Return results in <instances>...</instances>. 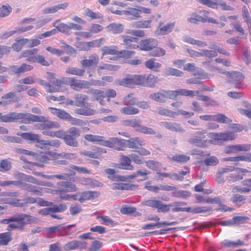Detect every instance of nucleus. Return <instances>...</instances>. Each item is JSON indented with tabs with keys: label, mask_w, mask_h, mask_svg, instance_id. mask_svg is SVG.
Listing matches in <instances>:
<instances>
[{
	"label": "nucleus",
	"mask_w": 251,
	"mask_h": 251,
	"mask_svg": "<svg viewBox=\"0 0 251 251\" xmlns=\"http://www.w3.org/2000/svg\"><path fill=\"white\" fill-rule=\"evenodd\" d=\"M150 98L152 100L160 103H165L166 99L172 100L170 90H162L160 92L152 93Z\"/></svg>",
	"instance_id": "obj_16"
},
{
	"label": "nucleus",
	"mask_w": 251,
	"mask_h": 251,
	"mask_svg": "<svg viewBox=\"0 0 251 251\" xmlns=\"http://www.w3.org/2000/svg\"><path fill=\"white\" fill-rule=\"evenodd\" d=\"M11 168V164L7 159L0 160V172H4L9 171Z\"/></svg>",
	"instance_id": "obj_62"
},
{
	"label": "nucleus",
	"mask_w": 251,
	"mask_h": 251,
	"mask_svg": "<svg viewBox=\"0 0 251 251\" xmlns=\"http://www.w3.org/2000/svg\"><path fill=\"white\" fill-rule=\"evenodd\" d=\"M49 109L52 114L56 115L61 119L67 120L70 117V115L63 110L53 107H49Z\"/></svg>",
	"instance_id": "obj_40"
},
{
	"label": "nucleus",
	"mask_w": 251,
	"mask_h": 251,
	"mask_svg": "<svg viewBox=\"0 0 251 251\" xmlns=\"http://www.w3.org/2000/svg\"><path fill=\"white\" fill-rule=\"evenodd\" d=\"M157 112L161 116H167L170 118H175L176 116V111L163 107H158L157 108Z\"/></svg>",
	"instance_id": "obj_43"
},
{
	"label": "nucleus",
	"mask_w": 251,
	"mask_h": 251,
	"mask_svg": "<svg viewBox=\"0 0 251 251\" xmlns=\"http://www.w3.org/2000/svg\"><path fill=\"white\" fill-rule=\"evenodd\" d=\"M84 69H80L77 67H68L66 70V73L79 76H83L84 74Z\"/></svg>",
	"instance_id": "obj_50"
},
{
	"label": "nucleus",
	"mask_w": 251,
	"mask_h": 251,
	"mask_svg": "<svg viewBox=\"0 0 251 251\" xmlns=\"http://www.w3.org/2000/svg\"><path fill=\"white\" fill-rule=\"evenodd\" d=\"M199 118L203 121H212L220 124H229L232 122L231 119L221 113L215 115H203L200 116Z\"/></svg>",
	"instance_id": "obj_12"
},
{
	"label": "nucleus",
	"mask_w": 251,
	"mask_h": 251,
	"mask_svg": "<svg viewBox=\"0 0 251 251\" xmlns=\"http://www.w3.org/2000/svg\"><path fill=\"white\" fill-rule=\"evenodd\" d=\"M37 52L38 49L36 48L26 50L21 53L20 58H25L27 61L34 63Z\"/></svg>",
	"instance_id": "obj_27"
},
{
	"label": "nucleus",
	"mask_w": 251,
	"mask_h": 251,
	"mask_svg": "<svg viewBox=\"0 0 251 251\" xmlns=\"http://www.w3.org/2000/svg\"><path fill=\"white\" fill-rule=\"evenodd\" d=\"M99 62V58L97 54H91L88 59H82L80 64L83 67L90 68L97 66Z\"/></svg>",
	"instance_id": "obj_26"
},
{
	"label": "nucleus",
	"mask_w": 251,
	"mask_h": 251,
	"mask_svg": "<svg viewBox=\"0 0 251 251\" xmlns=\"http://www.w3.org/2000/svg\"><path fill=\"white\" fill-rule=\"evenodd\" d=\"M123 39V44L127 48L130 49H136L138 48V39L133 36L123 35L121 36Z\"/></svg>",
	"instance_id": "obj_22"
},
{
	"label": "nucleus",
	"mask_w": 251,
	"mask_h": 251,
	"mask_svg": "<svg viewBox=\"0 0 251 251\" xmlns=\"http://www.w3.org/2000/svg\"><path fill=\"white\" fill-rule=\"evenodd\" d=\"M145 66L148 69L153 71L158 72L159 69L161 67V63L155 62V59L154 58H150L147 60L145 63Z\"/></svg>",
	"instance_id": "obj_35"
},
{
	"label": "nucleus",
	"mask_w": 251,
	"mask_h": 251,
	"mask_svg": "<svg viewBox=\"0 0 251 251\" xmlns=\"http://www.w3.org/2000/svg\"><path fill=\"white\" fill-rule=\"evenodd\" d=\"M101 58L106 55H115L118 57V47L116 46H104L101 49Z\"/></svg>",
	"instance_id": "obj_32"
},
{
	"label": "nucleus",
	"mask_w": 251,
	"mask_h": 251,
	"mask_svg": "<svg viewBox=\"0 0 251 251\" xmlns=\"http://www.w3.org/2000/svg\"><path fill=\"white\" fill-rule=\"evenodd\" d=\"M31 218V217L30 216L25 214H18L14 217L4 219V221L6 224H8L10 222H15V223L10 224L8 225L9 229H22L25 224L30 222Z\"/></svg>",
	"instance_id": "obj_6"
},
{
	"label": "nucleus",
	"mask_w": 251,
	"mask_h": 251,
	"mask_svg": "<svg viewBox=\"0 0 251 251\" xmlns=\"http://www.w3.org/2000/svg\"><path fill=\"white\" fill-rule=\"evenodd\" d=\"M123 101L125 105H134L136 104L137 100L132 93H130L124 97Z\"/></svg>",
	"instance_id": "obj_53"
},
{
	"label": "nucleus",
	"mask_w": 251,
	"mask_h": 251,
	"mask_svg": "<svg viewBox=\"0 0 251 251\" xmlns=\"http://www.w3.org/2000/svg\"><path fill=\"white\" fill-rule=\"evenodd\" d=\"M124 15L131 19H137L141 17L138 8L128 7L127 10H125Z\"/></svg>",
	"instance_id": "obj_39"
},
{
	"label": "nucleus",
	"mask_w": 251,
	"mask_h": 251,
	"mask_svg": "<svg viewBox=\"0 0 251 251\" xmlns=\"http://www.w3.org/2000/svg\"><path fill=\"white\" fill-rule=\"evenodd\" d=\"M141 77L143 78L142 83L140 85L141 86L153 87L157 82V77L151 74L147 76L141 75Z\"/></svg>",
	"instance_id": "obj_28"
},
{
	"label": "nucleus",
	"mask_w": 251,
	"mask_h": 251,
	"mask_svg": "<svg viewBox=\"0 0 251 251\" xmlns=\"http://www.w3.org/2000/svg\"><path fill=\"white\" fill-rule=\"evenodd\" d=\"M12 68V72L15 74L20 75L21 74L32 70L33 69V67L32 65L26 63H23L19 67L17 66H13Z\"/></svg>",
	"instance_id": "obj_31"
},
{
	"label": "nucleus",
	"mask_w": 251,
	"mask_h": 251,
	"mask_svg": "<svg viewBox=\"0 0 251 251\" xmlns=\"http://www.w3.org/2000/svg\"><path fill=\"white\" fill-rule=\"evenodd\" d=\"M78 201L82 203L86 201L92 200L99 197L100 193L97 191H86L78 193Z\"/></svg>",
	"instance_id": "obj_23"
},
{
	"label": "nucleus",
	"mask_w": 251,
	"mask_h": 251,
	"mask_svg": "<svg viewBox=\"0 0 251 251\" xmlns=\"http://www.w3.org/2000/svg\"><path fill=\"white\" fill-rule=\"evenodd\" d=\"M21 115L22 113L10 112L4 115L0 113V119L5 123L14 122L20 120Z\"/></svg>",
	"instance_id": "obj_24"
},
{
	"label": "nucleus",
	"mask_w": 251,
	"mask_h": 251,
	"mask_svg": "<svg viewBox=\"0 0 251 251\" xmlns=\"http://www.w3.org/2000/svg\"><path fill=\"white\" fill-rule=\"evenodd\" d=\"M47 79L49 82L43 79H39V84L43 86L47 92L54 93L60 91L61 87L63 84V81L56 78L54 74L52 73L47 72Z\"/></svg>",
	"instance_id": "obj_3"
},
{
	"label": "nucleus",
	"mask_w": 251,
	"mask_h": 251,
	"mask_svg": "<svg viewBox=\"0 0 251 251\" xmlns=\"http://www.w3.org/2000/svg\"><path fill=\"white\" fill-rule=\"evenodd\" d=\"M143 78L140 75H127L125 77L119 79L117 81L118 85L125 87L133 88L135 85L142 84Z\"/></svg>",
	"instance_id": "obj_7"
},
{
	"label": "nucleus",
	"mask_w": 251,
	"mask_h": 251,
	"mask_svg": "<svg viewBox=\"0 0 251 251\" xmlns=\"http://www.w3.org/2000/svg\"><path fill=\"white\" fill-rule=\"evenodd\" d=\"M143 205L156 209L158 212H168L170 210L171 204L164 203L160 200L149 199L142 202Z\"/></svg>",
	"instance_id": "obj_10"
},
{
	"label": "nucleus",
	"mask_w": 251,
	"mask_h": 251,
	"mask_svg": "<svg viewBox=\"0 0 251 251\" xmlns=\"http://www.w3.org/2000/svg\"><path fill=\"white\" fill-rule=\"evenodd\" d=\"M206 134L207 131L205 129L198 131L196 135L190 138L189 142L199 147H206L208 146L209 142L208 140L205 139Z\"/></svg>",
	"instance_id": "obj_11"
},
{
	"label": "nucleus",
	"mask_w": 251,
	"mask_h": 251,
	"mask_svg": "<svg viewBox=\"0 0 251 251\" xmlns=\"http://www.w3.org/2000/svg\"><path fill=\"white\" fill-rule=\"evenodd\" d=\"M172 100H176L178 96H187L194 97L196 94H199L198 90L192 91L185 89H179L176 90H171Z\"/></svg>",
	"instance_id": "obj_21"
},
{
	"label": "nucleus",
	"mask_w": 251,
	"mask_h": 251,
	"mask_svg": "<svg viewBox=\"0 0 251 251\" xmlns=\"http://www.w3.org/2000/svg\"><path fill=\"white\" fill-rule=\"evenodd\" d=\"M221 143L222 141L233 140L235 139L236 135L234 132L228 131L220 132Z\"/></svg>",
	"instance_id": "obj_55"
},
{
	"label": "nucleus",
	"mask_w": 251,
	"mask_h": 251,
	"mask_svg": "<svg viewBox=\"0 0 251 251\" xmlns=\"http://www.w3.org/2000/svg\"><path fill=\"white\" fill-rule=\"evenodd\" d=\"M212 208L210 207L200 206L194 208L191 207H176L172 209L173 212L186 211L187 212L193 214H198L205 213L211 211Z\"/></svg>",
	"instance_id": "obj_19"
},
{
	"label": "nucleus",
	"mask_w": 251,
	"mask_h": 251,
	"mask_svg": "<svg viewBox=\"0 0 251 251\" xmlns=\"http://www.w3.org/2000/svg\"><path fill=\"white\" fill-rule=\"evenodd\" d=\"M28 38H17L15 39V42L12 45V48L16 51L19 52L24 48H27Z\"/></svg>",
	"instance_id": "obj_29"
},
{
	"label": "nucleus",
	"mask_w": 251,
	"mask_h": 251,
	"mask_svg": "<svg viewBox=\"0 0 251 251\" xmlns=\"http://www.w3.org/2000/svg\"><path fill=\"white\" fill-rule=\"evenodd\" d=\"M21 136L24 139L39 143V147L41 149H45L49 146L57 147L60 145V142L58 140H44L39 138L38 134L32 132L23 133Z\"/></svg>",
	"instance_id": "obj_5"
},
{
	"label": "nucleus",
	"mask_w": 251,
	"mask_h": 251,
	"mask_svg": "<svg viewBox=\"0 0 251 251\" xmlns=\"http://www.w3.org/2000/svg\"><path fill=\"white\" fill-rule=\"evenodd\" d=\"M80 136V130L75 127H72L68 129L66 134L64 133L63 139L64 142L68 146L76 147L78 142L76 138Z\"/></svg>",
	"instance_id": "obj_9"
},
{
	"label": "nucleus",
	"mask_w": 251,
	"mask_h": 251,
	"mask_svg": "<svg viewBox=\"0 0 251 251\" xmlns=\"http://www.w3.org/2000/svg\"><path fill=\"white\" fill-rule=\"evenodd\" d=\"M174 190L175 191L173 192V195L176 198L187 199L190 195V193L188 191L184 190H176V189Z\"/></svg>",
	"instance_id": "obj_63"
},
{
	"label": "nucleus",
	"mask_w": 251,
	"mask_h": 251,
	"mask_svg": "<svg viewBox=\"0 0 251 251\" xmlns=\"http://www.w3.org/2000/svg\"><path fill=\"white\" fill-rule=\"evenodd\" d=\"M55 159H56V153L49 151L41 155L39 160L41 162L46 163L48 162L49 160Z\"/></svg>",
	"instance_id": "obj_54"
},
{
	"label": "nucleus",
	"mask_w": 251,
	"mask_h": 251,
	"mask_svg": "<svg viewBox=\"0 0 251 251\" xmlns=\"http://www.w3.org/2000/svg\"><path fill=\"white\" fill-rule=\"evenodd\" d=\"M11 240L9 233L5 232L0 234V246L7 245Z\"/></svg>",
	"instance_id": "obj_61"
},
{
	"label": "nucleus",
	"mask_w": 251,
	"mask_h": 251,
	"mask_svg": "<svg viewBox=\"0 0 251 251\" xmlns=\"http://www.w3.org/2000/svg\"><path fill=\"white\" fill-rule=\"evenodd\" d=\"M125 140L119 139L117 138H111L108 140H105L102 146L107 147L117 151H124L126 147Z\"/></svg>",
	"instance_id": "obj_13"
},
{
	"label": "nucleus",
	"mask_w": 251,
	"mask_h": 251,
	"mask_svg": "<svg viewBox=\"0 0 251 251\" xmlns=\"http://www.w3.org/2000/svg\"><path fill=\"white\" fill-rule=\"evenodd\" d=\"M213 70L214 71H217L218 73L221 74H226L228 77H231L232 79V81L233 82V84H234L235 87L237 88H241L243 87V82L244 80L245 77L242 73L237 71L226 72L225 70L218 67H214Z\"/></svg>",
	"instance_id": "obj_8"
},
{
	"label": "nucleus",
	"mask_w": 251,
	"mask_h": 251,
	"mask_svg": "<svg viewBox=\"0 0 251 251\" xmlns=\"http://www.w3.org/2000/svg\"><path fill=\"white\" fill-rule=\"evenodd\" d=\"M234 171H235V173L230 174V175L228 176L227 179L229 183L238 181L243 179L244 176L250 172L246 169L239 167H235V170Z\"/></svg>",
	"instance_id": "obj_20"
},
{
	"label": "nucleus",
	"mask_w": 251,
	"mask_h": 251,
	"mask_svg": "<svg viewBox=\"0 0 251 251\" xmlns=\"http://www.w3.org/2000/svg\"><path fill=\"white\" fill-rule=\"evenodd\" d=\"M155 49L149 53V56L153 57H160L164 56L166 53L164 49L160 47H155Z\"/></svg>",
	"instance_id": "obj_57"
},
{
	"label": "nucleus",
	"mask_w": 251,
	"mask_h": 251,
	"mask_svg": "<svg viewBox=\"0 0 251 251\" xmlns=\"http://www.w3.org/2000/svg\"><path fill=\"white\" fill-rule=\"evenodd\" d=\"M132 105H126L121 108V112L126 115H135L139 112L138 108L132 106Z\"/></svg>",
	"instance_id": "obj_51"
},
{
	"label": "nucleus",
	"mask_w": 251,
	"mask_h": 251,
	"mask_svg": "<svg viewBox=\"0 0 251 251\" xmlns=\"http://www.w3.org/2000/svg\"><path fill=\"white\" fill-rule=\"evenodd\" d=\"M67 247L70 250L75 249H84L86 248V243L74 240L69 242L67 244Z\"/></svg>",
	"instance_id": "obj_44"
},
{
	"label": "nucleus",
	"mask_w": 251,
	"mask_h": 251,
	"mask_svg": "<svg viewBox=\"0 0 251 251\" xmlns=\"http://www.w3.org/2000/svg\"><path fill=\"white\" fill-rule=\"evenodd\" d=\"M106 151L103 148L94 147L90 151H85L80 152V155L87 158L100 159L102 154L105 153Z\"/></svg>",
	"instance_id": "obj_15"
},
{
	"label": "nucleus",
	"mask_w": 251,
	"mask_h": 251,
	"mask_svg": "<svg viewBox=\"0 0 251 251\" xmlns=\"http://www.w3.org/2000/svg\"><path fill=\"white\" fill-rule=\"evenodd\" d=\"M75 174V172H72L70 174L65 173L62 175H54L52 176L42 175V176L46 178H52L55 177L59 179L68 180L70 178V176H74Z\"/></svg>",
	"instance_id": "obj_56"
},
{
	"label": "nucleus",
	"mask_w": 251,
	"mask_h": 251,
	"mask_svg": "<svg viewBox=\"0 0 251 251\" xmlns=\"http://www.w3.org/2000/svg\"><path fill=\"white\" fill-rule=\"evenodd\" d=\"M150 174V172L145 169L142 170H138L135 173L132 175L127 176V178L133 179L138 176H141L142 178L140 179L141 181L146 180L148 178V175Z\"/></svg>",
	"instance_id": "obj_38"
},
{
	"label": "nucleus",
	"mask_w": 251,
	"mask_h": 251,
	"mask_svg": "<svg viewBox=\"0 0 251 251\" xmlns=\"http://www.w3.org/2000/svg\"><path fill=\"white\" fill-rule=\"evenodd\" d=\"M190 159V156L183 154H176L173 156L172 160L178 163H185Z\"/></svg>",
	"instance_id": "obj_59"
},
{
	"label": "nucleus",
	"mask_w": 251,
	"mask_h": 251,
	"mask_svg": "<svg viewBox=\"0 0 251 251\" xmlns=\"http://www.w3.org/2000/svg\"><path fill=\"white\" fill-rule=\"evenodd\" d=\"M209 12L207 10L202 9L199 11L198 13H193L191 17L187 19V21L192 24H198L199 23H205L206 15H209Z\"/></svg>",
	"instance_id": "obj_17"
},
{
	"label": "nucleus",
	"mask_w": 251,
	"mask_h": 251,
	"mask_svg": "<svg viewBox=\"0 0 251 251\" xmlns=\"http://www.w3.org/2000/svg\"><path fill=\"white\" fill-rule=\"evenodd\" d=\"M226 161L239 162L247 161L251 162V154L247 153L244 155H239L235 157H228L224 158Z\"/></svg>",
	"instance_id": "obj_37"
},
{
	"label": "nucleus",
	"mask_w": 251,
	"mask_h": 251,
	"mask_svg": "<svg viewBox=\"0 0 251 251\" xmlns=\"http://www.w3.org/2000/svg\"><path fill=\"white\" fill-rule=\"evenodd\" d=\"M207 135L211 139V140H208L209 141L208 144L218 145L221 144L220 132H211L208 133Z\"/></svg>",
	"instance_id": "obj_52"
},
{
	"label": "nucleus",
	"mask_w": 251,
	"mask_h": 251,
	"mask_svg": "<svg viewBox=\"0 0 251 251\" xmlns=\"http://www.w3.org/2000/svg\"><path fill=\"white\" fill-rule=\"evenodd\" d=\"M120 163L119 168L126 170H132L134 166L131 164V159L128 155H121L120 156Z\"/></svg>",
	"instance_id": "obj_25"
},
{
	"label": "nucleus",
	"mask_w": 251,
	"mask_h": 251,
	"mask_svg": "<svg viewBox=\"0 0 251 251\" xmlns=\"http://www.w3.org/2000/svg\"><path fill=\"white\" fill-rule=\"evenodd\" d=\"M84 15L85 17L90 18L92 20L101 19L102 18V15L101 13L93 12L89 8H86L85 10Z\"/></svg>",
	"instance_id": "obj_49"
},
{
	"label": "nucleus",
	"mask_w": 251,
	"mask_h": 251,
	"mask_svg": "<svg viewBox=\"0 0 251 251\" xmlns=\"http://www.w3.org/2000/svg\"><path fill=\"white\" fill-rule=\"evenodd\" d=\"M243 244V242L239 240L237 242L229 241L226 239L221 242L220 245L222 248H236Z\"/></svg>",
	"instance_id": "obj_41"
},
{
	"label": "nucleus",
	"mask_w": 251,
	"mask_h": 251,
	"mask_svg": "<svg viewBox=\"0 0 251 251\" xmlns=\"http://www.w3.org/2000/svg\"><path fill=\"white\" fill-rule=\"evenodd\" d=\"M58 189L52 190V193L60 195L61 197L66 200L72 199L74 201L78 200V193L75 194L67 195L64 197L62 195L67 192H75L77 190L76 185L68 181H60L57 183Z\"/></svg>",
	"instance_id": "obj_2"
},
{
	"label": "nucleus",
	"mask_w": 251,
	"mask_h": 251,
	"mask_svg": "<svg viewBox=\"0 0 251 251\" xmlns=\"http://www.w3.org/2000/svg\"><path fill=\"white\" fill-rule=\"evenodd\" d=\"M175 26V22L167 23L166 25L161 26V23L159 24V27L157 30L160 35H166L171 33Z\"/></svg>",
	"instance_id": "obj_34"
},
{
	"label": "nucleus",
	"mask_w": 251,
	"mask_h": 251,
	"mask_svg": "<svg viewBox=\"0 0 251 251\" xmlns=\"http://www.w3.org/2000/svg\"><path fill=\"white\" fill-rule=\"evenodd\" d=\"M20 121L25 124H30L34 122L41 123L39 128L42 130V134L44 135L51 137L61 138L64 135L62 130L57 131L51 130L60 127V124L55 121L48 120V118L43 116H38L30 113H22Z\"/></svg>",
	"instance_id": "obj_1"
},
{
	"label": "nucleus",
	"mask_w": 251,
	"mask_h": 251,
	"mask_svg": "<svg viewBox=\"0 0 251 251\" xmlns=\"http://www.w3.org/2000/svg\"><path fill=\"white\" fill-rule=\"evenodd\" d=\"M162 124L164 126L169 130L175 131H183V129L182 128L180 125L179 124L174 122H163L162 123Z\"/></svg>",
	"instance_id": "obj_48"
},
{
	"label": "nucleus",
	"mask_w": 251,
	"mask_h": 251,
	"mask_svg": "<svg viewBox=\"0 0 251 251\" xmlns=\"http://www.w3.org/2000/svg\"><path fill=\"white\" fill-rule=\"evenodd\" d=\"M71 19L76 23H70L69 24L60 23L56 26L55 29H57L59 31L63 33L69 34L71 29L75 30H82L83 28L82 25H84L86 23L84 20L76 15L74 16Z\"/></svg>",
	"instance_id": "obj_4"
},
{
	"label": "nucleus",
	"mask_w": 251,
	"mask_h": 251,
	"mask_svg": "<svg viewBox=\"0 0 251 251\" xmlns=\"http://www.w3.org/2000/svg\"><path fill=\"white\" fill-rule=\"evenodd\" d=\"M135 54V52L132 50H119L118 58H123L125 59H127L131 57L132 56L134 55Z\"/></svg>",
	"instance_id": "obj_58"
},
{
	"label": "nucleus",
	"mask_w": 251,
	"mask_h": 251,
	"mask_svg": "<svg viewBox=\"0 0 251 251\" xmlns=\"http://www.w3.org/2000/svg\"><path fill=\"white\" fill-rule=\"evenodd\" d=\"M105 39L104 38H100L91 41L87 42L88 51L91 48H100L105 42Z\"/></svg>",
	"instance_id": "obj_42"
},
{
	"label": "nucleus",
	"mask_w": 251,
	"mask_h": 251,
	"mask_svg": "<svg viewBox=\"0 0 251 251\" xmlns=\"http://www.w3.org/2000/svg\"><path fill=\"white\" fill-rule=\"evenodd\" d=\"M158 45V41L156 39L149 38L141 40L138 45V48L141 50L150 51L152 50Z\"/></svg>",
	"instance_id": "obj_18"
},
{
	"label": "nucleus",
	"mask_w": 251,
	"mask_h": 251,
	"mask_svg": "<svg viewBox=\"0 0 251 251\" xmlns=\"http://www.w3.org/2000/svg\"><path fill=\"white\" fill-rule=\"evenodd\" d=\"M95 110L87 107H85L84 108H79L77 109L75 111V112L77 114L79 115H84V116H90L94 114Z\"/></svg>",
	"instance_id": "obj_64"
},
{
	"label": "nucleus",
	"mask_w": 251,
	"mask_h": 251,
	"mask_svg": "<svg viewBox=\"0 0 251 251\" xmlns=\"http://www.w3.org/2000/svg\"><path fill=\"white\" fill-rule=\"evenodd\" d=\"M126 145L129 148L137 149L139 146H144L145 143L140 138L135 137L127 140Z\"/></svg>",
	"instance_id": "obj_36"
},
{
	"label": "nucleus",
	"mask_w": 251,
	"mask_h": 251,
	"mask_svg": "<svg viewBox=\"0 0 251 251\" xmlns=\"http://www.w3.org/2000/svg\"><path fill=\"white\" fill-rule=\"evenodd\" d=\"M124 26L121 23H112L109 24L106 29L108 32L117 34L122 33L124 30Z\"/></svg>",
	"instance_id": "obj_30"
},
{
	"label": "nucleus",
	"mask_w": 251,
	"mask_h": 251,
	"mask_svg": "<svg viewBox=\"0 0 251 251\" xmlns=\"http://www.w3.org/2000/svg\"><path fill=\"white\" fill-rule=\"evenodd\" d=\"M68 83L72 89L76 91H79L83 89L88 88L89 86L88 81L77 79L74 77H69Z\"/></svg>",
	"instance_id": "obj_14"
},
{
	"label": "nucleus",
	"mask_w": 251,
	"mask_h": 251,
	"mask_svg": "<svg viewBox=\"0 0 251 251\" xmlns=\"http://www.w3.org/2000/svg\"><path fill=\"white\" fill-rule=\"evenodd\" d=\"M246 200V197L240 195L239 194H235L234 195L231 199V201L234 203H235L237 205H241L242 204L245 203Z\"/></svg>",
	"instance_id": "obj_60"
},
{
	"label": "nucleus",
	"mask_w": 251,
	"mask_h": 251,
	"mask_svg": "<svg viewBox=\"0 0 251 251\" xmlns=\"http://www.w3.org/2000/svg\"><path fill=\"white\" fill-rule=\"evenodd\" d=\"M177 224V222H156V223H150L146 224L142 226V229L144 230L151 229L154 228L155 226L161 227L164 226H172L175 225Z\"/></svg>",
	"instance_id": "obj_33"
},
{
	"label": "nucleus",
	"mask_w": 251,
	"mask_h": 251,
	"mask_svg": "<svg viewBox=\"0 0 251 251\" xmlns=\"http://www.w3.org/2000/svg\"><path fill=\"white\" fill-rule=\"evenodd\" d=\"M92 95L96 100L99 101L100 104H104L103 99L106 97L105 92L100 90L95 89L92 91Z\"/></svg>",
	"instance_id": "obj_46"
},
{
	"label": "nucleus",
	"mask_w": 251,
	"mask_h": 251,
	"mask_svg": "<svg viewBox=\"0 0 251 251\" xmlns=\"http://www.w3.org/2000/svg\"><path fill=\"white\" fill-rule=\"evenodd\" d=\"M75 105L81 107L84 105L86 101L88 100L87 96L81 94H77L75 96Z\"/></svg>",
	"instance_id": "obj_47"
},
{
	"label": "nucleus",
	"mask_w": 251,
	"mask_h": 251,
	"mask_svg": "<svg viewBox=\"0 0 251 251\" xmlns=\"http://www.w3.org/2000/svg\"><path fill=\"white\" fill-rule=\"evenodd\" d=\"M84 139L88 142L97 143L100 145H102V143H103V142L104 141V140L103 139L102 136L91 134H86L84 136Z\"/></svg>",
	"instance_id": "obj_45"
}]
</instances>
